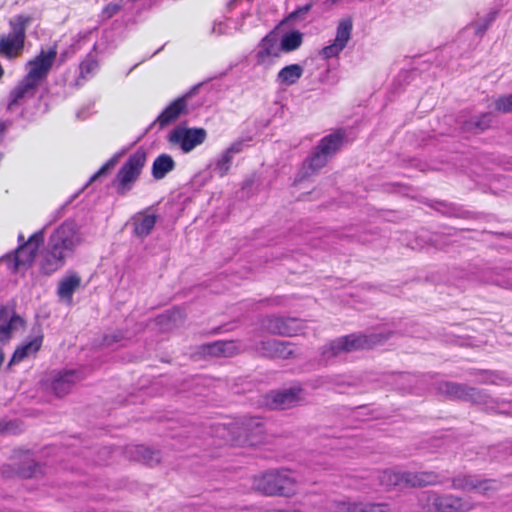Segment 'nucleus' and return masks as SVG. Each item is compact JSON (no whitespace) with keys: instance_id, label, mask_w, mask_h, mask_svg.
<instances>
[{"instance_id":"f257e3e1","label":"nucleus","mask_w":512,"mask_h":512,"mask_svg":"<svg viewBox=\"0 0 512 512\" xmlns=\"http://www.w3.org/2000/svg\"><path fill=\"white\" fill-rule=\"evenodd\" d=\"M82 238L77 223L73 220L64 221L49 236L47 243L38 256L39 271L50 276L61 269L66 259L81 244Z\"/></svg>"},{"instance_id":"f03ea898","label":"nucleus","mask_w":512,"mask_h":512,"mask_svg":"<svg viewBox=\"0 0 512 512\" xmlns=\"http://www.w3.org/2000/svg\"><path fill=\"white\" fill-rule=\"evenodd\" d=\"M437 390L451 399L469 401L480 405L488 413L512 416V400L492 397L486 390L451 381L439 382Z\"/></svg>"},{"instance_id":"7ed1b4c3","label":"nucleus","mask_w":512,"mask_h":512,"mask_svg":"<svg viewBox=\"0 0 512 512\" xmlns=\"http://www.w3.org/2000/svg\"><path fill=\"white\" fill-rule=\"evenodd\" d=\"M391 332L366 334H349L338 337L321 347L320 361L328 364L343 353L370 349L389 339Z\"/></svg>"},{"instance_id":"20e7f679","label":"nucleus","mask_w":512,"mask_h":512,"mask_svg":"<svg viewBox=\"0 0 512 512\" xmlns=\"http://www.w3.org/2000/svg\"><path fill=\"white\" fill-rule=\"evenodd\" d=\"M344 139L345 133L342 130H337L323 137L304 160L295 181L301 182L318 173L340 150Z\"/></svg>"},{"instance_id":"39448f33","label":"nucleus","mask_w":512,"mask_h":512,"mask_svg":"<svg viewBox=\"0 0 512 512\" xmlns=\"http://www.w3.org/2000/svg\"><path fill=\"white\" fill-rule=\"evenodd\" d=\"M256 490L265 495L290 497L296 493L297 482L288 470H270L254 479Z\"/></svg>"},{"instance_id":"423d86ee","label":"nucleus","mask_w":512,"mask_h":512,"mask_svg":"<svg viewBox=\"0 0 512 512\" xmlns=\"http://www.w3.org/2000/svg\"><path fill=\"white\" fill-rule=\"evenodd\" d=\"M379 480L381 485L385 487L395 486L400 484V482H405L413 487L415 486H427V485H438L442 484L449 480V478L443 474H439L433 471H423V472H393V471H383Z\"/></svg>"},{"instance_id":"0eeeda50","label":"nucleus","mask_w":512,"mask_h":512,"mask_svg":"<svg viewBox=\"0 0 512 512\" xmlns=\"http://www.w3.org/2000/svg\"><path fill=\"white\" fill-rule=\"evenodd\" d=\"M31 19L18 15L9 21L10 32L0 38V54L7 59L18 57L24 49L26 28Z\"/></svg>"},{"instance_id":"6e6552de","label":"nucleus","mask_w":512,"mask_h":512,"mask_svg":"<svg viewBox=\"0 0 512 512\" xmlns=\"http://www.w3.org/2000/svg\"><path fill=\"white\" fill-rule=\"evenodd\" d=\"M419 501L429 512H467L473 507L470 501L462 497L433 491L422 493Z\"/></svg>"},{"instance_id":"1a4fd4ad","label":"nucleus","mask_w":512,"mask_h":512,"mask_svg":"<svg viewBox=\"0 0 512 512\" xmlns=\"http://www.w3.org/2000/svg\"><path fill=\"white\" fill-rule=\"evenodd\" d=\"M146 152L139 148L131 154L117 173L114 184L119 195H125L132 189L133 183L139 178L146 163Z\"/></svg>"},{"instance_id":"9d476101","label":"nucleus","mask_w":512,"mask_h":512,"mask_svg":"<svg viewBox=\"0 0 512 512\" xmlns=\"http://www.w3.org/2000/svg\"><path fill=\"white\" fill-rule=\"evenodd\" d=\"M206 82L200 83L197 86L191 88L189 92L184 94L181 97H178L174 101H172L159 115L158 117L149 125L146 132L153 129L154 126L158 125L159 130L164 129L170 124L176 122L181 115H186L188 113L187 101L191 97L192 94L198 89L199 86L205 85Z\"/></svg>"},{"instance_id":"9b49d317","label":"nucleus","mask_w":512,"mask_h":512,"mask_svg":"<svg viewBox=\"0 0 512 512\" xmlns=\"http://www.w3.org/2000/svg\"><path fill=\"white\" fill-rule=\"evenodd\" d=\"M262 328L274 335L292 337L304 332L306 323L295 317L267 316L262 320Z\"/></svg>"},{"instance_id":"f8f14e48","label":"nucleus","mask_w":512,"mask_h":512,"mask_svg":"<svg viewBox=\"0 0 512 512\" xmlns=\"http://www.w3.org/2000/svg\"><path fill=\"white\" fill-rule=\"evenodd\" d=\"M207 138V131L204 128H186L177 126L167 136L172 145H177L184 153L191 152L194 148L204 143Z\"/></svg>"},{"instance_id":"ddd939ff","label":"nucleus","mask_w":512,"mask_h":512,"mask_svg":"<svg viewBox=\"0 0 512 512\" xmlns=\"http://www.w3.org/2000/svg\"><path fill=\"white\" fill-rule=\"evenodd\" d=\"M56 57L57 49L55 46L47 51L41 50L36 57L27 63L28 72L24 77L41 86L47 79Z\"/></svg>"},{"instance_id":"4468645a","label":"nucleus","mask_w":512,"mask_h":512,"mask_svg":"<svg viewBox=\"0 0 512 512\" xmlns=\"http://www.w3.org/2000/svg\"><path fill=\"white\" fill-rule=\"evenodd\" d=\"M237 429L239 432L235 440L239 445L255 446L263 440L265 428L259 418H244L237 423Z\"/></svg>"},{"instance_id":"2eb2a0df","label":"nucleus","mask_w":512,"mask_h":512,"mask_svg":"<svg viewBox=\"0 0 512 512\" xmlns=\"http://www.w3.org/2000/svg\"><path fill=\"white\" fill-rule=\"evenodd\" d=\"M39 87V85L33 83L32 81L24 77L10 91L7 110L13 111L16 108L25 105L28 101H30L36 96Z\"/></svg>"},{"instance_id":"dca6fc26","label":"nucleus","mask_w":512,"mask_h":512,"mask_svg":"<svg viewBox=\"0 0 512 512\" xmlns=\"http://www.w3.org/2000/svg\"><path fill=\"white\" fill-rule=\"evenodd\" d=\"M270 405L274 409H288L304 401V390L301 386H293L269 395Z\"/></svg>"},{"instance_id":"f3484780","label":"nucleus","mask_w":512,"mask_h":512,"mask_svg":"<svg viewBox=\"0 0 512 512\" xmlns=\"http://www.w3.org/2000/svg\"><path fill=\"white\" fill-rule=\"evenodd\" d=\"M43 337L44 336L41 326L39 324L34 325L31 329V334L28 336L27 341H25L15 350L11 358V362H20L29 355L38 352L42 346Z\"/></svg>"},{"instance_id":"a211bd4d","label":"nucleus","mask_w":512,"mask_h":512,"mask_svg":"<svg viewBox=\"0 0 512 512\" xmlns=\"http://www.w3.org/2000/svg\"><path fill=\"white\" fill-rule=\"evenodd\" d=\"M81 378L76 370H63L57 372L51 381V389L57 397L70 392L74 384Z\"/></svg>"},{"instance_id":"6ab92c4d","label":"nucleus","mask_w":512,"mask_h":512,"mask_svg":"<svg viewBox=\"0 0 512 512\" xmlns=\"http://www.w3.org/2000/svg\"><path fill=\"white\" fill-rule=\"evenodd\" d=\"M492 482L474 475L460 474L452 478V488L461 491H487L491 488L490 484Z\"/></svg>"},{"instance_id":"aec40b11","label":"nucleus","mask_w":512,"mask_h":512,"mask_svg":"<svg viewBox=\"0 0 512 512\" xmlns=\"http://www.w3.org/2000/svg\"><path fill=\"white\" fill-rule=\"evenodd\" d=\"M481 280L502 288L512 289V267H496L483 271Z\"/></svg>"},{"instance_id":"412c9836","label":"nucleus","mask_w":512,"mask_h":512,"mask_svg":"<svg viewBox=\"0 0 512 512\" xmlns=\"http://www.w3.org/2000/svg\"><path fill=\"white\" fill-rule=\"evenodd\" d=\"M23 319L16 313L11 314L8 307H1L0 309V342L10 339L13 331L18 327L23 326Z\"/></svg>"},{"instance_id":"4be33fe9","label":"nucleus","mask_w":512,"mask_h":512,"mask_svg":"<svg viewBox=\"0 0 512 512\" xmlns=\"http://www.w3.org/2000/svg\"><path fill=\"white\" fill-rule=\"evenodd\" d=\"M128 453L133 460L142 462L148 466H154L161 460L160 451L150 449L144 445L130 447Z\"/></svg>"},{"instance_id":"5701e85b","label":"nucleus","mask_w":512,"mask_h":512,"mask_svg":"<svg viewBox=\"0 0 512 512\" xmlns=\"http://www.w3.org/2000/svg\"><path fill=\"white\" fill-rule=\"evenodd\" d=\"M304 68L300 64H290L283 67L276 76V83L280 87H289L296 84L303 76Z\"/></svg>"},{"instance_id":"b1692460","label":"nucleus","mask_w":512,"mask_h":512,"mask_svg":"<svg viewBox=\"0 0 512 512\" xmlns=\"http://www.w3.org/2000/svg\"><path fill=\"white\" fill-rule=\"evenodd\" d=\"M157 222L155 214L139 213L133 218L134 233L139 238L147 237Z\"/></svg>"},{"instance_id":"393cba45","label":"nucleus","mask_w":512,"mask_h":512,"mask_svg":"<svg viewBox=\"0 0 512 512\" xmlns=\"http://www.w3.org/2000/svg\"><path fill=\"white\" fill-rule=\"evenodd\" d=\"M80 284L81 278L76 273H72L59 281L57 295L60 299L71 301Z\"/></svg>"},{"instance_id":"a878e982","label":"nucleus","mask_w":512,"mask_h":512,"mask_svg":"<svg viewBox=\"0 0 512 512\" xmlns=\"http://www.w3.org/2000/svg\"><path fill=\"white\" fill-rule=\"evenodd\" d=\"M491 113H483L479 116H473L469 120L464 121L462 130L470 133H480L488 129L492 122Z\"/></svg>"},{"instance_id":"bb28decb","label":"nucleus","mask_w":512,"mask_h":512,"mask_svg":"<svg viewBox=\"0 0 512 512\" xmlns=\"http://www.w3.org/2000/svg\"><path fill=\"white\" fill-rule=\"evenodd\" d=\"M175 168V161L168 154H161L153 162L152 176L157 179H163L169 172Z\"/></svg>"},{"instance_id":"cd10ccee","label":"nucleus","mask_w":512,"mask_h":512,"mask_svg":"<svg viewBox=\"0 0 512 512\" xmlns=\"http://www.w3.org/2000/svg\"><path fill=\"white\" fill-rule=\"evenodd\" d=\"M255 49H258L268 55H272L276 58H279L281 55V49L279 45V36L275 31L269 32L265 37H263Z\"/></svg>"},{"instance_id":"c85d7f7f","label":"nucleus","mask_w":512,"mask_h":512,"mask_svg":"<svg viewBox=\"0 0 512 512\" xmlns=\"http://www.w3.org/2000/svg\"><path fill=\"white\" fill-rule=\"evenodd\" d=\"M303 42V33L298 30H291L282 35L279 39L281 52L289 53L297 50Z\"/></svg>"},{"instance_id":"c756f323","label":"nucleus","mask_w":512,"mask_h":512,"mask_svg":"<svg viewBox=\"0 0 512 512\" xmlns=\"http://www.w3.org/2000/svg\"><path fill=\"white\" fill-rule=\"evenodd\" d=\"M235 350L232 341H215L203 346V352L210 356H231Z\"/></svg>"},{"instance_id":"7c9ffc66","label":"nucleus","mask_w":512,"mask_h":512,"mask_svg":"<svg viewBox=\"0 0 512 512\" xmlns=\"http://www.w3.org/2000/svg\"><path fill=\"white\" fill-rule=\"evenodd\" d=\"M99 68L96 55L93 53L87 54L84 60L79 65V78L77 84L80 85V80H88L92 78Z\"/></svg>"},{"instance_id":"2f4dec72","label":"nucleus","mask_w":512,"mask_h":512,"mask_svg":"<svg viewBox=\"0 0 512 512\" xmlns=\"http://www.w3.org/2000/svg\"><path fill=\"white\" fill-rule=\"evenodd\" d=\"M36 254V249H33L32 246L30 247L25 243L20 244L14 257L15 269L21 266H30L34 261Z\"/></svg>"},{"instance_id":"473e14b6","label":"nucleus","mask_w":512,"mask_h":512,"mask_svg":"<svg viewBox=\"0 0 512 512\" xmlns=\"http://www.w3.org/2000/svg\"><path fill=\"white\" fill-rule=\"evenodd\" d=\"M352 29L353 21L350 17L341 19L337 25L334 41L345 48L351 38Z\"/></svg>"},{"instance_id":"72a5a7b5","label":"nucleus","mask_w":512,"mask_h":512,"mask_svg":"<svg viewBox=\"0 0 512 512\" xmlns=\"http://www.w3.org/2000/svg\"><path fill=\"white\" fill-rule=\"evenodd\" d=\"M233 156L225 149L211 164L212 170L220 177H224L231 168Z\"/></svg>"},{"instance_id":"f704fd0d","label":"nucleus","mask_w":512,"mask_h":512,"mask_svg":"<svg viewBox=\"0 0 512 512\" xmlns=\"http://www.w3.org/2000/svg\"><path fill=\"white\" fill-rule=\"evenodd\" d=\"M253 58H254V67L261 68L263 71H267V70L271 69L275 65L276 60H277L276 57H274L272 55H268L258 49L254 50Z\"/></svg>"},{"instance_id":"c9c22d12","label":"nucleus","mask_w":512,"mask_h":512,"mask_svg":"<svg viewBox=\"0 0 512 512\" xmlns=\"http://www.w3.org/2000/svg\"><path fill=\"white\" fill-rule=\"evenodd\" d=\"M294 344L289 341H278L274 350V358L288 359L294 356Z\"/></svg>"},{"instance_id":"e433bc0d","label":"nucleus","mask_w":512,"mask_h":512,"mask_svg":"<svg viewBox=\"0 0 512 512\" xmlns=\"http://www.w3.org/2000/svg\"><path fill=\"white\" fill-rule=\"evenodd\" d=\"M497 12L491 11L488 14H486L483 18L479 19L474 25L473 29L476 35H483L489 26L494 22L496 19Z\"/></svg>"},{"instance_id":"4c0bfd02","label":"nucleus","mask_w":512,"mask_h":512,"mask_svg":"<svg viewBox=\"0 0 512 512\" xmlns=\"http://www.w3.org/2000/svg\"><path fill=\"white\" fill-rule=\"evenodd\" d=\"M38 473H41V466L33 460L29 461L27 466H20L16 470V474L22 478L35 477Z\"/></svg>"},{"instance_id":"58836bf2","label":"nucleus","mask_w":512,"mask_h":512,"mask_svg":"<svg viewBox=\"0 0 512 512\" xmlns=\"http://www.w3.org/2000/svg\"><path fill=\"white\" fill-rule=\"evenodd\" d=\"M361 502L333 501L330 509L333 512H358Z\"/></svg>"},{"instance_id":"ea45409f","label":"nucleus","mask_w":512,"mask_h":512,"mask_svg":"<svg viewBox=\"0 0 512 512\" xmlns=\"http://www.w3.org/2000/svg\"><path fill=\"white\" fill-rule=\"evenodd\" d=\"M279 340L276 339H268L261 341L257 347L256 350L265 357L274 358V350L277 347Z\"/></svg>"},{"instance_id":"a19ab883","label":"nucleus","mask_w":512,"mask_h":512,"mask_svg":"<svg viewBox=\"0 0 512 512\" xmlns=\"http://www.w3.org/2000/svg\"><path fill=\"white\" fill-rule=\"evenodd\" d=\"M345 48L340 45L339 43L333 41L332 44L330 45H327L325 47H323L320 52H319V55L323 58V59H330V58H334V57H338L339 54L344 50Z\"/></svg>"},{"instance_id":"79ce46f5","label":"nucleus","mask_w":512,"mask_h":512,"mask_svg":"<svg viewBox=\"0 0 512 512\" xmlns=\"http://www.w3.org/2000/svg\"><path fill=\"white\" fill-rule=\"evenodd\" d=\"M119 157L120 154H115L113 157H111L96 173L90 177L89 182H93L99 177L107 174L117 164Z\"/></svg>"},{"instance_id":"37998d69","label":"nucleus","mask_w":512,"mask_h":512,"mask_svg":"<svg viewBox=\"0 0 512 512\" xmlns=\"http://www.w3.org/2000/svg\"><path fill=\"white\" fill-rule=\"evenodd\" d=\"M495 109L502 113H512V94L497 98L495 100Z\"/></svg>"},{"instance_id":"c03bdc74","label":"nucleus","mask_w":512,"mask_h":512,"mask_svg":"<svg viewBox=\"0 0 512 512\" xmlns=\"http://www.w3.org/2000/svg\"><path fill=\"white\" fill-rule=\"evenodd\" d=\"M313 6L312 2H309L303 6L298 7L294 11H292L286 18L287 21L295 22L297 20H303L307 13L311 10Z\"/></svg>"},{"instance_id":"a18cd8bd","label":"nucleus","mask_w":512,"mask_h":512,"mask_svg":"<svg viewBox=\"0 0 512 512\" xmlns=\"http://www.w3.org/2000/svg\"><path fill=\"white\" fill-rule=\"evenodd\" d=\"M358 512H391L387 503H363L361 502Z\"/></svg>"},{"instance_id":"49530a36","label":"nucleus","mask_w":512,"mask_h":512,"mask_svg":"<svg viewBox=\"0 0 512 512\" xmlns=\"http://www.w3.org/2000/svg\"><path fill=\"white\" fill-rule=\"evenodd\" d=\"M182 320V312L180 309H173L167 311L165 314L158 317V322L163 324L165 321L171 322L172 325H176L178 321Z\"/></svg>"},{"instance_id":"de8ad7c7","label":"nucleus","mask_w":512,"mask_h":512,"mask_svg":"<svg viewBox=\"0 0 512 512\" xmlns=\"http://www.w3.org/2000/svg\"><path fill=\"white\" fill-rule=\"evenodd\" d=\"M50 224H51V222L48 223L46 226H44L42 229H40V230L36 231L34 234H32L25 244L29 245L30 247L32 246V248L36 249V251H37L39 246L41 244H43V242H44V231H45L46 227Z\"/></svg>"},{"instance_id":"09e8293b","label":"nucleus","mask_w":512,"mask_h":512,"mask_svg":"<svg viewBox=\"0 0 512 512\" xmlns=\"http://www.w3.org/2000/svg\"><path fill=\"white\" fill-rule=\"evenodd\" d=\"M122 8V1L111 2L107 4L102 10V17L104 19H110L116 15Z\"/></svg>"},{"instance_id":"8fccbe9b","label":"nucleus","mask_w":512,"mask_h":512,"mask_svg":"<svg viewBox=\"0 0 512 512\" xmlns=\"http://www.w3.org/2000/svg\"><path fill=\"white\" fill-rule=\"evenodd\" d=\"M333 383H335L333 377L321 376V377H318L317 379H315L311 383V386H312V388L316 389V388H320V387H323V386H326V385H329V384H333Z\"/></svg>"},{"instance_id":"3c124183","label":"nucleus","mask_w":512,"mask_h":512,"mask_svg":"<svg viewBox=\"0 0 512 512\" xmlns=\"http://www.w3.org/2000/svg\"><path fill=\"white\" fill-rule=\"evenodd\" d=\"M244 145L245 143L243 140H236L227 147L226 150L234 157L235 154H239L243 151Z\"/></svg>"},{"instance_id":"603ef678","label":"nucleus","mask_w":512,"mask_h":512,"mask_svg":"<svg viewBox=\"0 0 512 512\" xmlns=\"http://www.w3.org/2000/svg\"><path fill=\"white\" fill-rule=\"evenodd\" d=\"M213 32L219 35L227 34L229 33L228 25L226 23L219 22L213 26Z\"/></svg>"},{"instance_id":"864d4df0","label":"nucleus","mask_w":512,"mask_h":512,"mask_svg":"<svg viewBox=\"0 0 512 512\" xmlns=\"http://www.w3.org/2000/svg\"><path fill=\"white\" fill-rule=\"evenodd\" d=\"M121 339H122V334L121 333H114V334H111V335H106L104 337V342L107 345H111L112 343L119 342Z\"/></svg>"},{"instance_id":"5fc2aeb1","label":"nucleus","mask_w":512,"mask_h":512,"mask_svg":"<svg viewBox=\"0 0 512 512\" xmlns=\"http://www.w3.org/2000/svg\"><path fill=\"white\" fill-rule=\"evenodd\" d=\"M76 117L77 119L79 120H85L88 115L86 113V110L85 109H80L77 113H76Z\"/></svg>"},{"instance_id":"6e6d98bb","label":"nucleus","mask_w":512,"mask_h":512,"mask_svg":"<svg viewBox=\"0 0 512 512\" xmlns=\"http://www.w3.org/2000/svg\"><path fill=\"white\" fill-rule=\"evenodd\" d=\"M481 382H482V383H486V384H487V383H492V384H494V383H495V381H494V380H491V379H488V378H486V379L482 380Z\"/></svg>"},{"instance_id":"4d7b16f0","label":"nucleus","mask_w":512,"mask_h":512,"mask_svg":"<svg viewBox=\"0 0 512 512\" xmlns=\"http://www.w3.org/2000/svg\"><path fill=\"white\" fill-rule=\"evenodd\" d=\"M18 241H19L21 244L25 243V242H24V236H23V235H19V237H18Z\"/></svg>"},{"instance_id":"13d9d810","label":"nucleus","mask_w":512,"mask_h":512,"mask_svg":"<svg viewBox=\"0 0 512 512\" xmlns=\"http://www.w3.org/2000/svg\"><path fill=\"white\" fill-rule=\"evenodd\" d=\"M101 453L106 455V454H108V453H109V450H108L107 448H103V449L101 450Z\"/></svg>"},{"instance_id":"bf43d9fd","label":"nucleus","mask_w":512,"mask_h":512,"mask_svg":"<svg viewBox=\"0 0 512 512\" xmlns=\"http://www.w3.org/2000/svg\"><path fill=\"white\" fill-rule=\"evenodd\" d=\"M95 463L99 464V465H102V464L105 463V461L104 460H95Z\"/></svg>"},{"instance_id":"052dcab7","label":"nucleus","mask_w":512,"mask_h":512,"mask_svg":"<svg viewBox=\"0 0 512 512\" xmlns=\"http://www.w3.org/2000/svg\"><path fill=\"white\" fill-rule=\"evenodd\" d=\"M3 74H4V70H3L2 66L0 65V79L2 78Z\"/></svg>"},{"instance_id":"680f3d73","label":"nucleus","mask_w":512,"mask_h":512,"mask_svg":"<svg viewBox=\"0 0 512 512\" xmlns=\"http://www.w3.org/2000/svg\"><path fill=\"white\" fill-rule=\"evenodd\" d=\"M220 327H217V329L214 331V333H219L220 332Z\"/></svg>"}]
</instances>
